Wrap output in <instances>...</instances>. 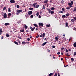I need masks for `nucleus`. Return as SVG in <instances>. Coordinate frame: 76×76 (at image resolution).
Wrapping results in <instances>:
<instances>
[{"label": "nucleus", "mask_w": 76, "mask_h": 76, "mask_svg": "<svg viewBox=\"0 0 76 76\" xmlns=\"http://www.w3.org/2000/svg\"><path fill=\"white\" fill-rule=\"evenodd\" d=\"M4 25L5 26H8V25H9V23H6L4 24Z\"/></svg>", "instance_id": "nucleus-11"}, {"label": "nucleus", "mask_w": 76, "mask_h": 76, "mask_svg": "<svg viewBox=\"0 0 76 76\" xmlns=\"http://www.w3.org/2000/svg\"><path fill=\"white\" fill-rule=\"evenodd\" d=\"M50 24H49V25H47L46 26L47 27H50Z\"/></svg>", "instance_id": "nucleus-25"}, {"label": "nucleus", "mask_w": 76, "mask_h": 76, "mask_svg": "<svg viewBox=\"0 0 76 76\" xmlns=\"http://www.w3.org/2000/svg\"><path fill=\"white\" fill-rule=\"evenodd\" d=\"M73 46H74V47L75 48L76 47V42H75V43H74L73 44Z\"/></svg>", "instance_id": "nucleus-12"}, {"label": "nucleus", "mask_w": 76, "mask_h": 76, "mask_svg": "<svg viewBox=\"0 0 76 76\" xmlns=\"http://www.w3.org/2000/svg\"><path fill=\"white\" fill-rule=\"evenodd\" d=\"M47 50L48 52H50V50H49V49H48Z\"/></svg>", "instance_id": "nucleus-57"}, {"label": "nucleus", "mask_w": 76, "mask_h": 76, "mask_svg": "<svg viewBox=\"0 0 76 76\" xmlns=\"http://www.w3.org/2000/svg\"><path fill=\"white\" fill-rule=\"evenodd\" d=\"M70 3H71V4H73V3H74L73 1H71L70 2Z\"/></svg>", "instance_id": "nucleus-39"}, {"label": "nucleus", "mask_w": 76, "mask_h": 76, "mask_svg": "<svg viewBox=\"0 0 76 76\" xmlns=\"http://www.w3.org/2000/svg\"><path fill=\"white\" fill-rule=\"evenodd\" d=\"M15 2V1L14 0H10V3H14Z\"/></svg>", "instance_id": "nucleus-8"}, {"label": "nucleus", "mask_w": 76, "mask_h": 76, "mask_svg": "<svg viewBox=\"0 0 76 76\" xmlns=\"http://www.w3.org/2000/svg\"><path fill=\"white\" fill-rule=\"evenodd\" d=\"M58 76H60V74L59 73H58Z\"/></svg>", "instance_id": "nucleus-61"}, {"label": "nucleus", "mask_w": 76, "mask_h": 76, "mask_svg": "<svg viewBox=\"0 0 76 76\" xmlns=\"http://www.w3.org/2000/svg\"><path fill=\"white\" fill-rule=\"evenodd\" d=\"M24 30L23 29V30H20V32H24Z\"/></svg>", "instance_id": "nucleus-31"}, {"label": "nucleus", "mask_w": 76, "mask_h": 76, "mask_svg": "<svg viewBox=\"0 0 76 76\" xmlns=\"http://www.w3.org/2000/svg\"><path fill=\"white\" fill-rule=\"evenodd\" d=\"M55 8L54 7H52L51 8H50V10H55Z\"/></svg>", "instance_id": "nucleus-13"}, {"label": "nucleus", "mask_w": 76, "mask_h": 76, "mask_svg": "<svg viewBox=\"0 0 76 76\" xmlns=\"http://www.w3.org/2000/svg\"><path fill=\"white\" fill-rule=\"evenodd\" d=\"M66 17V16L65 15H64L62 16V18H64Z\"/></svg>", "instance_id": "nucleus-18"}, {"label": "nucleus", "mask_w": 76, "mask_h": 76, "mask_svg": "<svg viewBox=\"0 0 76 76\" xmlns=\"http://www.w3.org/2000/svg\"><path fill=\"white\" fill-rule=\"evenodd\" d=\"M39 15V12H37L36 14V15L37 16H38Z\"/></svg>", "instance_id": "nucleus-30"}, {"label": "nucleus", "mask_w": 76, "mask_h": 76, "mask_svg": "<svg viewBox=\"0 0 76 76\" xmlns=\"http://www.w3.org/2000/svg\"><path fill=\"white\" fill-rule=\"evenodd\" d=\"M74 18L75 20H76V17H74V18Z\"/></svg>", "instance_id": "nucleus-50"}, {"label": "nucleus", "mask_w": 76, "mask_h": 76, "mask_svg": "<svg viewBox=\"0 0 76 76\" xmlns=\"http://www.w3.org/2000/svg\"><path fill=\"white\" fill-rule=\"evenodd\" d=\"M30 17H31V18H33V15H31L30 16Z\"/></svg>", "instance_id": "nucleus-46"}, {"label": "nucleus", "mask_w": 76, "mask_h": 76, "mask_svg": "<svg viewBox=\"0 0 76 76\" xmlns=\"http://www.w3.org/2000/svg\"><path fill=\"white\" fill-rule=\"evenodd\" d=\"M59 13H62V14H63L64 13V12L62 11H60Z\"/></svg>", "instance_id": "nucleus-42"}, {"label": "nucleus", "mask_w": 76, "mask_h": 76, "mask_svg": "<svg viewBox=\"0 0 76 76\" xmlns=\"http://www.w3.org/2000/svg\"><path fill=\"white\" fill-rule=\"evenodd\" d=\"M74 55L75 56L76 55V52H75L74 53Z\"/></svg>", "instance_id": "nucleus-43"}, {"label": "nucleus", "mask_w": 76, "mask_h": 76, "mask_svg": "<svg viewBox=\"0 0 76 76\" xmlns=\"http://www.w3.org/2000/svg\"><path fill=\"white\" fill-rule=\"evenodd\" d=\"M24 28L25 29H27L28 28V26L26 25V24H24Z\"/></svg>", "instance_id": "nucleus-10"}, {"label": "nucleus", "mask_w": 76, "mask_h": 76, "mask_svg": "<svg viewBox=\"0 0 76 76\" xmlns=\"http://www.w3.org/2000/svg\"><path fill=\"white\" fill-rule=\"evenodd\" d=\"M61 50H64V48H61Z\"/></svg>", "instance_id": "nucleus-54"}, {"label": "nucleus", "mask_w": 76, "mask_h": 76, "mask_svg": "<svg viewBox=\"0 0 76 76\" xmlns=\"http://www.w3.org/2000/svg\"><path fill=\"white\" fill-rule=\"evenodd\" d=\"M66 50V52H69V51H68V50H67V49H66V48L65 49Z\"/></svg>", "instance_id": "nucleus-44"}, {"label": "nucleus", "mask_w": 76, "mask_h": 76, "mask_svg": "<svg viewBox=\"0 0 76 76\" xmlns=\"http://www.w3.org/2000/svg\"><path fill=\"white\" fill-rule=\"evenodd\" d=\"M22 44H26V42H25L23 41L22 42Z\"/></svg>", "instance_id": "nucleus-32"}, {"label": "nucleus", "mask_w": 76, "mask_h": 76, "mask_svg": "<svg viewBox=\"0 0 76 76\" xmlns=\"http://www.w3.org/2000/svg\"><path fill=\"white\" fill-rule=\"evenodd\" d=\"M34 26L35 27H38L37 25V24H33Z\"/></svg>", "instance_id": "nucleus-17"}, {"label": "nucleus", "mask_w": 76, "mask_h": 76, "mask_svg": "<svg viewBox=\"0 0 76 76\" xmlns=\"http://www.w3.org/2000/svg\"><path fill=\"white\" fill-rule=\"evenodd\" d=\"M53 75V73H50L49 75V76H51L52 75Z\"/></svg>", "instance_id": "nucleus-16"}, {"label": "nucleus", "mask_w": 76, "mask_h": 76, "mask_svg": "<svg viewBox=\"0 0 76 76\" xmlns=\"http://www.w3.org/2000/svg\"><path fill=\"white\" fill-rule=\"evenodd\" d=\"M66 9L67 10H69L70 8H69V7H67L66 8Z\"/></svg>", "instance_id": "nucleus-41"}, {"label": "nucleus", "mask_w": 76, "mask_h": 76, "mask_svg": "<svg viewBox=\"0 0 76 76\" xmlns=\"http://www.w3.org/2000/svg\"><path fill=\"white\" fill-rule=\"evenodd\" d=\"M71 21L73 22H74L75 21V19H71Z\"/></svg>", "instance_id": "nucleus-28"}, {"label": "nucleus", "mask_w": 76, "mask_h": 76, "mask_svg": "<svg viewBox=\"0 0 76 76\" xmlns=\"http://www.w3.org/2000/svg\"><path fill=\"white\" fill-rule=\"evenodd\" d=\"M47 1H48V0H47L46 1H44V3H45V4H46L47 3Z\"/></svg>", "instance_id": "nucleus-24"}, {"label": "nucleus", "mask_w": 76, "mask_h": 76, "mask_svg": "<svg viewBox=\"0 0 76 76\" xmlns=\"http://www.w3.org/2000/svg\"><path fill=\"white\" fill-rule=\"evenodd\" d=\"M22 11V10H17L16 11V14L17 15H19V13H20Z\"/></svg>", "instance_id": "nucleus-2"}, {"label": "nucleus", "mask_w": 76, "mask_h": 76, "mask_svg": "<svg viewBox=\"0 0 76 76\" xmlns=\"http://www.w3.org/2000/svg\"><path fill=\"white\" fill-rule=\"evenodd\" d=\"M26 32H28V30H26Z\"/></svg>", "instance_id": "nucleus-60"}, {"label": "nucleus", "mask_w": 76, "mask_h": 76, "mask_svg": "<svg viewBox=\"0 0 76 76\" xmlns=\"http://www.w3.org/2000/svg\"><path fill=\"white\" fill-rule=\"evenodd\" d=\"M18 38L19 39H22V38L21 37H18Z\"/></svg>", "instance_id": "nucleus-62"}, {"label": "nucleus", "mask_w": 76, "mask_h": 76, "mask_svg": "<svg viewBox=\"0 0 76 76\" xmlns=\"http://www.w3.org/2000/svg\"><path fill=\"white\" fill-rule=\"evenodd\" d=\"M32 13V11H29L28 12V14L29 15H31Z\"/></svg>", "instance_id": "nucleus-5"}, {"label": "nucleus", "mask_w": 76, "mask_h": 76, "mask_svg": "<svg viewBox=\"0 0 76 76\" xmlns=\"http://www.w3.org/2000/svg\"><path fill=\"white\" fill-rule=\"evenodd\" d=\"M4 38V36H2V37H1V39H2Z\"/></svg>", "instance_id": "nucleus-56"}, {"label": "nucleus", "mask_w": 76, "mask_h": 76, "mask_svg": "<svg viewBox=\"0 0 76 76\" xmlns=\"http://www.w3.org/2000/svg\"><path fill=\"white\" fill-rule=\"evenodd\" d=\"M66 15V16L67 17H68V16H69V13H67V14Z\"/></svg>", "instance_id": "nucleus-27"}, {"label": "nucleus", "mask_w": 76, "mask_h": 76, "mask_svg": "<svg viewBox=\"0 0 76 76\" xmlns=\"http://www.w3.org/2000/svg\"><path fill=\"white\" fill-rule=\"evenodd\" d=\"M65 25H66V27H67L68 25V23H66Z\"/></svg>", "instance_id": "nucleus-36"}, {"label": "nucleus", "mask_w": 76, "mask_h": 76, "mask_svg": "<svg viewBox=\"0 0 76 76\" xmlns=\"http://www.w3.org/2000/svg\"><path fill=\"white\" fill-rule=\"evenodd\" d=\"M16 7L17 8H19V6L18 5H16Z\"/></svg>", "instance_id": "nucleus-40"}, {"label": "nucleus", "mask_w": 76, "mask_h": 76, "mask_svg": "<svg viewBox=\"0 0 76 76\" xmlns=\"http://www.w3.org/2000/svg\"><path fill=\"white\" fill-rule=\"evenodd\" d=\"M57 54H58V55H60V52H58Z\"/></svg>", "instance_id": "nucleus-52"}, {"label": "nucleus", "mask_w": 76, "mask_h": 76, "mask_svg": "<svg viewBox=\"0 0 76 76\" xmlns=\"http://www.w3.org/2000/svg\"><path fill=\"white\" fill-rule=\"evenodd\" d=\"M21 22V21L20 20H19L18 21V23L19 24Z\"/></svg>", "instance_id": "nucleus-38"}, {"label": "nucleus", "mask_w": 76, "mask_h": 76, "mask_svg": "<svg viewBox=\"0 0 76 76\" xmlns=\"http://www.w3.org/2000/svg\"><path fill=\"white\" fill-rule=\"evenodd\" d=\"M47 10H48L49 12V13H50V12H51V10L50 9H49V8H48V9H47Z\"/></svg>", "instance_id": "nucleus-15"}, {"label": "nucleus", "mask_w": 76, "mask_h": 76, "mask_svg": "<svg viewBox=\"0 0 76 76\" xmlns=\"http://www.w3.org/2000/svg\"><path fill=\"white\" fill-rule=\"evenodd\" d=\"M14 43H15V44H16V45H18V42H14Z\"/></svg>", "instance_id": "nucleus-22"}, {"label": "nucleus", "mask_w": 76, "mask_h": 76, "mask_svg": "<svg viewBox=\"0 0 76 76\" xmlns=\"http://www.w3.org/2000/svg\"><path fill=\"white\" fill-rule=\"evenodd\" d=\"M10 35L8 34H6V37H10Z\"/></svg>", "instance_id": "nucleus-20"}, {"label": "nucleus", "mask_w": 76, "mask_h": 76, "mask_svg": "<svg viewBox=\"0 0 76 76\" xmlns=\"http://www.w3.org/2000/svg\"><path fill=\"white\" fill-rule=\"evenodd\" d=\"M52 48H55V46H52Z\"/></svg>", "instance_id": "nucleus-58"}, {"label": "nucleus", "mask_w": 76, "mask_h": 76, "mask_svg": "<svg viewBox=\"0 0 76 76\" xmlns=\"http://www.w3.org/2000/svg\"><path fill=\"white\" fill-rule=\"evenodd\" d=\"M8 16H11V14L10 13H9L8 14Z\"/></svg>", "instance_id": "nucleus-49"}, {"label": "nucleus", "mask_w": 76, "mask_h": 76, "mask_svg": "<svg viewBox=\"0 0 76 76\" xmlns=\"http://www.w3.org/2000/svg\"><path fill=\"white\" fill-rule=\"evenodd\" d=\"M39 18H41V16L40 15H39Z\"/></svg>", "instance_id": "nucleus-59"}, {"label": "nucleus", "mask_w": 76, "mask_h": 76, "mask_svg": "<svg viewBox=\"0 0 76 76\" xmlns=\"http://www.w3.org/2000/svg\"><path fill=\"white\" fill-rule=\"evenodd\" d=\"M71 60L73 61H74V59L73 58H71Z\"/></svg>", "instance_id": "nucleus-48"}, {"label": "nucleus", "mask_w": 76, "mask_h": 76, "mask_svg": "<svg viewBox=\"0 0 76 76\" xmlns=\"http://www.w3.org/2000/svg\"><path fill=\"white\" fill-rule=\"evenodd\" d=\"M64 2V1H63V0L61 1V4H63Z\"/></svg>", "instance_id": "nucleus-23"}, {"label": "nucleus", "mask_w": 76, "mask_h": 76, "mask_svg": "<svg viewBox=\"0 0 76 76\" xmlns=\"http://www.w3.org/2000/svg\"><path fill=\"white\" fill-rule=\"evenodd\" d=\"M39 27H40V28H41L42 27H43V23H39Z\"/></svg>", "instance_id": "nucleus-3"}, {"label": "nucleus", "mask_w": 76, "mask_h": 76, "mask_svg": "<svg viewBox=\"0 0 76 76\" xmlns=\"http://www.w3.org/2000/svg\"><path fill=\"white\" fill-rule=\"evenodd\" d=\"M35 28V27H34V28H32L31 29V31H33L34 30V29Z\"/></svg>", "instance_id": "nucleus-26"}, {"label": "nucleus", "mask_w": 76, "mask_h": 76, "mask_svg": "<svg viewBox=\"0 0 76 76\" xmlns=\"http://www.w3.org/2000/svg\"><path fill=\"white\" fill-rule=\"evenodd\" d=\"M6 8L5 7H4V8H3V10L4 11L5 10H6Z\"/></svg>", "instance_id": "nucleus-33"}, {"label": "nucleus", "mask_w": 76, "mask_h": 76, "mask_svg": "<svg viewBox=\"0 0 76 76\" xmlns=\"http://www.w3.org/2000/svg\"><path fill=\"white\" fill-rule=\"evenodd\" d=\"M54 76H57V74L55 73Z\"/></svg>", "instance_id": "nucleus-53"}, {"label": "nucleus", "mask_w": 76, "mask_h": 76, "mask_svg": "<svg viewBox=\"0 0 76 76\" xmlns=\"http://www.w3.org/2000/svg\"><path fill=\"white\" fill-rule=\"evenodd\" d=\"M47 43H48L47 42H44V43H43V44H42V46H44Z\"/></svg>", "instance_id": "nucleus-9"}, {"label": "nucleus", "mask_w": 76, "mask_h": 76, "mask_svg": "<svg viewBox=\"0 0 76 76\" xmlns=\"http://www.w3.org/2000/svg\"><path fill=\"white\" fill-rule=\"evenodd\" d=\"M45 33H43V34H41V35H39V37H45Z\"/></svg>", "instance_id": "nucleus-4"}, {"label": "nucleus", "mask_w": 76, "mask_h": 76, "mask_svg": "<svg viewBox=\"0 0 76 76\" xmlns=\"http://www.w3.org/2000/svg\"><path fill=\"white\" fill-rule=\"evenodd\" d=\"M76 11V7L74 8V10H73V12H75Z\"/></svg>", "instance_id": "nucleus-21"}, {"label": "nucleus", "mask_w": 76, "mask_h": 76, "mask_svg": "<svg viewBox=\"0 0 76 76\" xmlns=\"http://www.w3.org/2000/svg\"><path fill=\"white\" fill-rule=\"evenodd\" d=\"M39 37V35H38L37 36H36V38H38Z\"/></svg>", "instance_id": "nucleus-51"}, {"label": "nucleus", "mask_w": 76, "mask_h": 76, "mask_svg": "<svg viewBox=\"0 0 76 76\" xmlns=\"http://www.w3.org/2000/svg\"><path fill=\"white\" fill-rule=\"evenodd\" d=\"M62 10L63 11H65V9L64 8H62Z\"/></svg>", "instance_id": "nucleus-37"}, {"label": "nucleus", "mask_w": 76, "mask_h": 76, "mask_svg": "<svg viewBox=\"0 0 76 76\" xmlns=\"http://www.w3.org/2000/svg\"><path fill=\"white\" fill-rule=\"evenodd\" d=\"M69 6L71 7H72L73 6L72 5H69Z\"/></svg>", "instance_id": "nucleus-55"}, {"label": "nucleus", "mask_w": 76, "mask_h": 76, "mask_svg": "<svg viewBox=\"0 0 76 76\" xmlns=\"http://www.w3.org/2000/svg\"><path fill=\"white\" fill-rule=\"evenodd\" d=\"M3 16H4V19L6 18H7V15L6 13H4V15H3Z\"/></svg>", "instance_id": "nucleus-6"}, {"label": "nucleus", "mask_w": 76, "mask_h": 76, "mask_svg": "<svg viewBox=\"0 0 76 76\" xmlns=\"http://www.w3.org/2000/svg\"><path fill=\"white\" fill-rule=\"evenodd\" d=\"M72 4H72L70 3H68V5L70 6V5H72Z\"/></svg>", "instance_id": "nucleus-19"}, {"label": "nucleus", "mask_w": 76, "mask_h": 76, "mask_svg": "<svg viewBox=\"0 0 76 76\" xmlns=\"http://www.w3.org/2000/svg\"><path fill=\"white\" fill-rule=\"evenodd\" d=\"M43 7H42V8H43V9H45V7L44 5L43 4Z\"/></svg>", "instance_id": "nucleus-45"}, {"label": "nucleus", "mask_w": 76, "mask_h": 76, "mask_svg": "<svg viewBox=\"0 0 76 76\" xmlns=\"http://www.w3.org/2000/svg\"><path fill=\"white\" fill-rule=\"evenodd\" d=\"M37 3H34V4H32V5H33L34 8H35L36 9H37L39 7V5L38 4L37 5Z\"/></svg>", "instance_id": "nucleus-1"}, {"label": "nucleus", "mask_w": 76, "mask_h": 76, "mask_svg": "<svg viewBox=\"0 0 76 76\" xmlns=\"http://www.w3.org/2000/svg\"><path fill=\"white\" fill-rule=\"evenodd\" d=\"M30 39L29 38H28L27 39V40L28 41H30Z\"/></svg>", "instance_id": "nucleus-47"}, {"label": "nucleus", "mask_w": 76, "mask_h": 76, "mask_svg": "<svg viewBox=\"0 0 76 76\" xmlns=\"http://www.w3.org/2000/svg\"><path fill=\"white\" fill-rule=\"evenodd\" d=\"M38 30V28H36V31H37Z\"/></svg>", "instance_id": "nucleus-63"}, {"label": "nucleus", "mask_w": 76, "mask_h": 76, "mask_svg": "<svg viewBox=\"0 0 76 76\" xmlns=\"http://www.w3.org/2000/svg\"><path fill=\"white\" fill-rule=\"evenodd\" d=\"M8 11L9 12H11V9L10 8H8Z\"/></svg>", "instance_id": "nucleus-35"}, {"label": "nucleus", "mask_w": 76, "mask_h": 76, "mask_svg": "<svg viewBox=\"0 0 76 76\" xmlns=\"http://www.w3.org/2000/svg\"><path fill=\"white\" fill-rule=\"evenodd\" d=\"M33 10V8H30L29 9V10Z\"/></svg>", "instance_id": "nucleus-29"}, {"label": "nucleus", "mask_w": 76, "mask_h": 76, "mask_svg": "<svg viewBox=\"0 0 76 76\" xmlns=\"http://www.w3.org/2000/svg\"><path fill=\"white\" fill-rule=\"evenodd\" d=\"M18 43H19V44H20V41H18Z\"/></svg>", "instance_id": "nucleus-64"}, {"label": "nucleus", "mask_w": 76, "mask_h": 76, "mask_svg": "<svg viewBox=\"0 0 76 76\" xmlns=\"http://www.w3.org/2000/svg\"><path fill=\"white\" fill-rule=\"evenodd\" d=\"M49 13H50L51 14H53L54 13V12L53 11H52L50 12Z\"/></svg>", "instance_id": "nucleus-14"}, {"label": "nucleus", "mask_w": 76, "mask_h": 76, "mask_svg": "<svg viewBox=\"0 0 76 76\" xmlns=\"http://www.w3.org/2000/svg\"><path fill=\"white\" fill-rule=\"evenodd\" d=\"M58 39H59L57 37H55L56 40H58Z\"/></svg>", "instance_id": "nucleus-34"}, {"label": "nucleus", "mask_w": 76, "mask_h": 76, "mask_svg": "<svg viewBox=\"0 0 76 76\" xmlns=\"http://www.w3.org/2000/svg\"><path fill=\"white\" fill-rule=\"evenodd\" d=\"M3 33L2 29L0 28V35H1Z\"/></svg>", "instance_id": "nucleus-7"}]
</instances>
